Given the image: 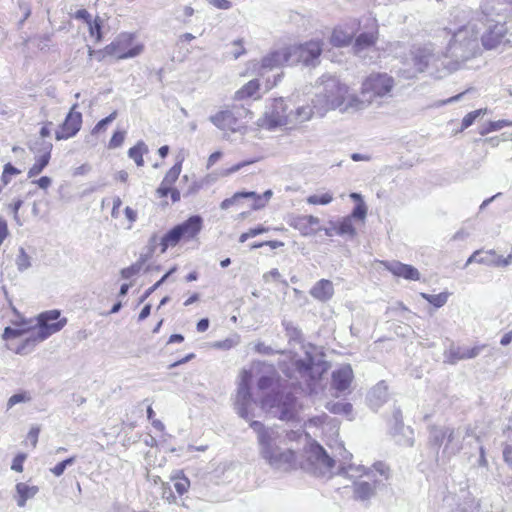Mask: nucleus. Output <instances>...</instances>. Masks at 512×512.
Returning a JSON list of instances; mask_svg holds the SVG:
<instances>
[{
    "instance_id": "nucleus-1",
    "label": "nucleus",
    "mask_w": 512,
    "mask_h": 512,
    "mask_svg": "<svg viewBox=\"0 0 512 512\" xmlns=\"http://www.w3.org/2000/svg\"><path fill=\"white\" fill-rule=\"evenodd\" d=\"M250 427L257 435L260 458L272 470L289 472L297 467V452L293 443L307 442V433L300 430L285 432L279 427H266L259 421H251Z\"/></svg>"
},
{
    "instance_id": "nucleus-2",
    "label": "nucleus",
    "mask_w": 512,
    "mask_h": 512,
    "mask_svg": "<svg viewBox=\"0 0 512 512\" xmlns=\"http://www.w3.org/2000/svg\"><path fill=\"white\" fill-rule=\"evenodd\" d=\"M469 12L456 10L451 14L449 26L443 29V37L448 39L442 62L447 73L456 71L467 60L475 57L479 51V24L482 23L480 14L469 17Z\"/></svg>"
},
{
    "instance_id": "nucleus-3",
    "label": "nucleus",
    "mask_w": 512,
    "mask_h": 512,
    "mask_svg": "<svg viewBox=\"0 0 512 512\" xmlns=\"http://www.w3.org/2000/svg\"><path fill=\"white\" fill-rule=\"evenodd\" d=\"M66 323L67 319L61 318L60 311L56 309L42 312L34 319L20 317L19 321L13 322L12 327L5 328L3 339L8 342V349L17 354H26L62 330Z\"/></svg>"
},
{
    "instance_id": "nucleus-4",
    "label": "nucleus",
    "mask_w": 512,
    "mask_h": 512,
    "mask_svg": "<svg viewBox=\"0 0 512 512\" xmlns=\"http://www.w3.org/2000/svg\"><path fill=\"white\" fill-rule=\"evenodd\" d=\"M338 475L352 482L353 498L357 501H368L375 496L377 488L391 478V469L383 461H376L372 466L352 463V454L342 445Z\"/></svg>"
},
{
    "instance_id": "nucleus-5",
    "label": "nucleus",
    "mask_w": 512,
    "mask_h": 512,
    "mask_svg": "<svg viewBox=\"0 0 512 512\" xmlns=\"http://www.w3.org/2000/svg\"><path fill=\"white\" fill-rule=\"evenodd\" d=\"M315 107L319 117L325 116L329 111L338 110L341 113H357L359 95L346 83L336 76L323 75L315 85Z\"/></svg>"
},
{
    "instance_id": "nucleus-6",
    "label": "nucleus",
    "mask_w": 512,
    "mask_h": 512,
    "mask_svg": "<svg viewBox=\"0 0 512 512\" xmlns=\"http://www.w3.org/2000/svg\"><path fill=\"white\" fill-rule=\"evenodd\" d=\"M304 357L294 355L290 358V366L282 367V371L289 378L302 380L310 393H317L322 387V375L327 371L328 365L318 348L308 344L302 346Z\"/></svg>"
},
{
    "instance_id": "nucleus-7",
    "label": "nucleus",
    "mask_w": 512,
    "mask_h": 512,
    "mask_svg": "<svg viewBox=\"0 0 512 512\" xmlns=\"http://www.w3.org/2000/svg\"><path fill=\"white\" fill-rule=\"evenodd\" d=\"M396 83L388 73L373 72L361 82L358 112L368 107L380 109L393 97Z\"/></svg>"
},
{
    "instance_id": "nucleus-8",
    "label": "nucleus",
    "mask_w": 512,
    "mask_h": 512,
    "mask_svg": "<svg viewBox=\"0 0 512 512\" xmlns=\"http://www.w3.org/2000/svg\"><path fill=\"white\" fill-rule=\"evenodd\" d=\"M438 62H441L444 67L440 58V51L436 49V44L428 43L411 51L410 58L404 62L403 68L400 69V74L405 79H412L429 67H434L439 73L438 76L443 77L445 73L440 72ZM443 62H447V60L444 59Z\"/></svg>"
},
{
    "instance_id": "nucleus-9",
    "label": "nucleus",
    "mask_w": 512,
    "mask_h": 512,
    "mask_svg": "<svg viewBox=\"0 0 512 512\" xmlns=\"http://www.w3.org/2000/svg\"><path fill=\"white\" fill-rule=\"evenodd\" d=\"M496 5L504 6L505 3H501L499 0H489L484 5V10L482 11L483 17H485V23L483 24L487 27L486 32L482 35V45L485 49L490 50L499 46L507 33L506 22L502 20V16L500 12L506 11V8L499 7L496 9Z\"/></svg>"
},
{
    "instance_id": "nucleus-10",
    "label": "nucleus",
    "mask_w": 512,
    "mask_h": 512,
    "mask_svg": "<svg viewBox=\"0 0 512 512\" xmlns=\"http://www.w3.org/2000/svg\"><path fill=\"white\" fill-rule=\"evenodd\" d=\"M472 434L473 431L469 426L457 428L438 426L430 429L429 441L437 448L443 446V454L450 457L459 453L463 448L464 440Z\"/></svg>"
},
{
    "instance_id": "nucleus-11",
    "label": "nucleus",
    "mask_w": 512,
    "mask_h": 512,
    "mask_svg": "<svg viewBox=\"0 0 512 512\" xmlns=\"http://www.w3.org/2000/svg\"><path fill=\"white\" fill-rule=\"evenodd\" d=\"M261 408L270 416L283 421H302L299 416L301 405L290 393L266 395L261 400Z\"/></svg>"
},
{
    "instance_id": "nucleus-12",
    "label": "nucleus",
    "mask_w": 512,
    "mask_h": 512,
    "mask_svg": "<svg viewBox=\"0 0 512 512\" xmlns=\"http://www.w3.org/2000/svg\"><path fill=\"white\" fill-rule=\"evenodd\" d=\"M305 455L306 460L302 463V468L309 473L323 478H331L338 474L339 467L336 468L335 460L317 442L311 441L307 444Z\"/></svg>"
},
{
    "instance_id": "nucleus-13",
    "label": "nucleus",
    "mask_w": 512,
    "mask_h": 512,
    "mask_svg": "<svg viewBox=\"0 0 512 512\" xmlns=\"http://www.w3.org/2000/svg\"><path fill=\"white\" fill-rule=\"evenodd\" d=\"M247 117L251 119L248 109L243 106H232L211 115L209 120L226 136H229L233 133L244 134L246 132V122L243 119Z\"/></svg>"
},
{
    "instance_id": "nucleus-14",
    "label": "nucleus",
    "mask_w": 512,
    "mask_h": 512,
    "mask_svg": "<svg viewBox=\"0 0 512 512\" xmlns=\"http://www.w3.org/2000/svg\"><path fill=\"white\" fill-rule=\"evenodd\" d=\"M260 128L273 130L278 127L290 126V111L283 98L272 99L265 107L263 115L257 120Z\"/></svg>"
},
{
    "instance_id": "nucleus-15",
    "label": "nucleus",
    "mask_w": 512,
    "mask_h": 512,
    "mask_svg": "<svg viewBox=\"0 0 512 512\" xmlns=\"http://www.w3.org/2000/svg\"><path fill=\"white\" fill-rule=\"evenodd\" d=\"M251 382L252 372L243 370L240 374V380L234 398V409L236 413L245 420H251L255 416V402L252 400L250 393Z\"/></svg>"
},
{
    "instance_id": "nucleus-16",
    "label": "nucleus",
    "mask_w": 512,
    "mask_h": 512,
    "mask_svg": "<svg viewBox=\"0 0 512 512\" xmlns=\"http://www.w3.org/2000/svg\"><path fill=\"white\" fill-rule=\"evenodd\" d=\"M134 40L135 35L133 33H120L104 48V52L106 55L119 60L137 57L144 51V45Z\"/></svg>"
},
{
    "instance_id": "nucleus-17",
    "label": "nucleus",
    "mask_w": 512,
    "mask_h": 512,
    "mask_svg": "<svg viewBox=\"0 0 512 512\" xmlns=\"http://www.w3.org/2000/svg\"><path fill=\"white\" fill-rule=\"evenodd\" d=\"M289 65L303 63L304 65H315L322 52V43L318 40H311L301 45L287 47Z\"/></svg>"
},
{
    "instance_id": "nucleus-18",
    "label": "nucleus",
    "mask_w": 512,
    "mask_h": 512,
    "mask_svg": "<svg viewBox=\"0 0 512 512\" xmlns=\"http://www.w3.org/2000/svg\"><path fill=\"white\" fill-rule=\"evenodd\" d=\"M474 262L494 268H506L512 264V248L507 256L498 254L494 249L476 250L467 259L465 266Z\"/></svg>"
},
{
    "instance_id": "nucleus-19",
    "label": "nucleus",
    "mask_w": 512,
    "mask_h": 512,
    "mask_svg": "<svg viewBox=\"0 0 512 512\" xmlns=\"http://www.w3.org/2000/svg\"><path fill=\"white\" fill-rule=\"evenodd\" d=\"M77 104H74L66 116L60 129L56 131V139L64 140L75 136L81 128L82 114L76 111Z\"/></svg>"
},
{
    "instance_id": "nucleus-20",
    "label": "nucleus",
    "mask_w": 512,
    "mask_h": 512,
    "mask_svg": "<svg viewBox=\"0 0 512 512\" xmlns=\"http://www.w3.org/2000/svg\"><path fill=\"white\" fill-rule=\"evenodd\" d=\"M485 345H477L471 348L451 345L444 353L445 361L455 364L460 360L473 359L484 349Z\"/></svg>"
},
{
    "instance_id": "nucleus-21",
    "label": "nucleus",
    "mask_w": 512,
    "mask_h": 512,
    "mask_svg": "<svg viewBox=\"0 0 512 512\" xmlns=\"http://www.w3.org/2000/svg\"><path fill=\"white\" fill-rule=\"evenodd\" d=\"M353 378L354 374L351 366L348 364L342 365L332 373V388L338 393L349 392Z\"/></svg>"
},
{
    "instance_id": "nucleus-22",
    "label": "nucleus",
    "mask_w": 512,
    "mask_h": 512,
    "mask_svg": "<svg viewBox=\"0 0 512 512\" xmlns=\"http://www.w3.org/2000/svg\"><path fill=\"white\" fill-rule=\"evenodd\" d=\"M289 225L303 236H312L322 230L320 219L312 215L297 216L290 220Z\"/></svg>"
},
{
    "instance_id": "nucleus-23",
    "label": "nucleus",
    "mask_w": 512,
    "mask_h": 512,
    "mask_svg": "<svg viewBox=\"0 0 512 512\" xmlns=\"http://www.w3.org/2000/svg\"><path fill=\"white\" fill-rule=\"evenodd\" d=\"M248 372H252V377L254 374H260V377L257 381V387L259 390H266L271 388L276 381V372L271 365L266 363H255L252 365Z\"/></svg>"
},
{
    "instance_id": "nucleus-24",
    "label": "nucleus",
    "mask_w": 512,
    "mask_h": 512,
    "mask_svg": "<svg viewBox=\"0 0 512 512\" xmlns=\"http://www.w3.org/2000/svg\"><path fill=\"white\" fill-rule=\"evenodd\" d=\"M313 116H318L314 97L311 99V103L298 105L294 110H290V126L310 121Z\"/></svg>"
},
{
    "instance_id": "nucleus-25",
    "label": "nucleus",
    "mask_w": 512,
    "mask_h": 512,
    "mask_svg": "<svg viewBox=\"0 0 512 512\" xmlns=\"http://www.w3.org/2000/svg\"><path fill=\"white\" fill-rule=\"evenodd\" d=\"M183 241H190L197 237L203 227V219L199 215H193L186 221L176 225Z\"/></svg>"
},
{
    "instance_id": "nucleus-26",
    "label": "nucleus",
    "mask_w": 512,
    "mask_h": 512,
    "mask_svg": "<svg viewBox=\"0 0 512 512\" xmlns=\"http://www.w3.org/2000/svg\"><path fill=\"white\" fill-rule=\"evenodd\" d=\"M385 268L394 276L402 277L406 280L418 281L420 272L412 265L404 264L399 261L385 262Z\"/></svg>"
},
{
    "instance_id": "nucleus-27",
    "label": "nucleus",
    "mask_w": 512,
    "mask_h": 512,
    "mask_svg": "<svg viewBox=\"0 0 512 512\" xmlns=\"http://www.w3.org/2000/svg\"><path fill=\"white\" fill-rule=\"evenodd\" d=\"M39 492V488L36 485H29L24 482H19L15 486L14 499L19 507L23 508L26 502L33 499Z\"/></svg>"
},
{
    "instance_id": "nucleus-28",
    "label": "nucleus",
    "mask_w": 512,
    "mask_h": 512,
    "mask_svg": "<svg viewBox=\"0 0 512 512\" xmlns=\"http://www.w3.org/2000/svg\"><path fill=\"white\" fill-rule=\"evenodd\" d=\"M284 64H289L287 47L273 51L266 55L261 61V68L273 69Z\"/></svg>"
},
{
    "instance_id": "nucleus-29",
    "label": "nucleus",
    "mask_w": 512,
    "mask_h": 512,
    "mask_svg": "<svg viewBox=\"0 0 512 512\" xmlns=\"http://www.w3.org/2000/svg\"><path fill=\"white\" fill-rule=\"evenodd\" d=\"M310 295L318 301L326 302L334 295V286L330 280L321 279L314 284Z\"/></svg>"
},
{
    "instance_id": "nucleus-30",
    "label": "nucleus",
    "mask_w": 512,
    "mask_h": 512,
    "mask_svg": "<svg viewBox=\"0 0 512 512\" xmlns=\"http://www.w3.org/2000/svg\"><path fill=\"white\" fill-rule=\"evenodd\" d=\"M355 34L354 27L338 26L333 30L330 38L332 45L337 47H343L348 45Z\"/></svg>"
},
{
    "instance_id": "nucleus-31",
    "label": "nucleus",
    "mask_w": 512,
    "mask_h": 512,
    "mask_svg": "<svg viewBox=\"0 0 512 512\" xmlns=\"http://www.w3.org/2000/svg\"><path fill=\"white\" fill-rule=\"evenodd\" d=\"M51 143H45L43 147V153L35 158L34 164L28 171V177L32 178L39 175L43 169L48 165L51 156Z\"/></svg>"
},
{
    "instance_id": "nucleus-32",
    "label": "nucleus",
    "mask_w": 512,
    "mask_h": 512,
    "mask_svg": "<svg viewBox=\"0 0 512 512\" xmlns=\"http://www.w3.org/2000/svg\"><path fill=\"white\" fill-rule=\"evenodd\" d=\"M388 398V387L384 381L377 383L368 394V401L373 408L380 407Z\"/></svg>"
},
{
    "instance_id": "nucleus-33",
    "label": "nucleus",
    "mask_w": 512,
    "mask_h": 512,
    "mask_svg": "<svg viewBox=\"0 0 512 512\" xmlns=\"http://www.w3.org/2000/svg\"><path fill=\"white\" fill-rule=\"evenodd\" d=\"M259 89L258 80H251L235 92L234 98L236 100L258 99L260 97Z\"/></svg>"
},
{
    "instance_id": "nucleus-34",
    "label": "nucleus",
    "mask_w": 512,
    "mask_h": 512,
    "mask_svg": "<svg viewBox=\"0 0 512 512\" xmlns=\"http://www.w3.org/2000/svg\"><path fill=\"white\" fill-rule=\"evenodd\" d=\"M170 480L173 482L176 492L181 496L188 492L190 488V480L185 476L182 470L174 471Z\"/></svg>"
},
{
    "instance_id": "nucleus-35",
    "label": "nucleus",
    "mask_w": 512,
    "mask_h": 512,
    "mask_svg": "<svg viewBox=\"0 0 512 512\" xmlns=\"http://www.w3.org/2000/svg\"><path fill=\"white\" fill-rule=\"evenodd\" d=\"M182 240L176 226L170 229L161 238V252L164 253L169 247H175Z\"/></svg>"
},
{
    "instance_id": "nucleus-36",
    "label": "nucleus",
    "mask_w": 512,
    "mask_h": 512,
    "mask_svg": "<svg viewBox=\"0 0 512 512\" xmlns=\"http://www.w3.org/2000/svg\"><path fill=\"white\" fill-rule=\"evenodd\" d=\"M147 152V145L143 141H139L135 146L129 149L128 155L134 160L137 166L141 167L144 165L143 155Z\"/></svg>"
},
{
    "instance_id": "nucleus-37",
    "label": "nucleus",
    "mask_w": 512,
    "mask_h": 512,
    "mask_svg": "<svg viewBox=\"0 0 512 512\" xmlns=\"http://www.w3.org/2000/svg\"><path fill=\"white\" fill-rule=\"evenodd\" d=\"M327 409L331 413L345 415L349 419H352L353 406L348 402L328 403Z\"/></svg>"
},
{
    "instance_id": "nucleus-38",
    "label": "nucleus",
    "mask_w": 512,
    "mask_h": 512,
    "mask_svg": "<svg viewBox=\"0 0 512 512\" xmlns=\"http://www.w3.org/2000/svg\"><path fill=\"white\" fill-rule=\"evenodd\" d=\"M15 264L19 272H24L32 266V257L26 252V250L23 247H20L18 249Z\"/></svg>"
},
{
    "instance_id": "nucleus-39",
    "label": "nucleus",
    "mask_w": 512,
    "mask_h": 512,
    "mask_svg": "<svg viewBox=\"0 0 512 512\" xmlns=\"http://www.w3.org/2000/svg\"><path fill=\"white\" fill-rule=\"evenodd\" d=\"M337 231L336 234L340 236L348 235L353 237L356 234V229L353 226L351 217H344L339 222L336 223Z\"/></svg>"
},
{
    "instance_id": "nucleus-40",
    "label": "nucleus",
    "mask_w": 512,
    "mask_h": 512,
    "mask_svg": "<svg viewBox=\"0 0 512 512\" xmlns=\"http://www.w3.org/2000/svg\"><path fill=\"white\" fill-rule=\"evenodd\" d=\"M449 295L450 294L448 292H441V293H439L437 295H431V294H427V293H420V296L423 299L428 301L430 304H432L436 308L443 307L447 303Z\"/></svg>"
},
{
    "instance_id": "nucleus-41",
    "label": "nucleus",
    "mask_w": 512,
    "mask_h": 512,
    "mask_svg": "<svg viewBox=\"0 0 512 512\" xmlns=\"http://www.w3.org/2000/svg\"><path fill=\"white\" fill-rule=\"evenodd\" d=\"M376 37L374 33H362L360 34L355 43V48L357 52H360L362 49L372 46L375 43Z\"/></svg>"
},
{
    "instance_id": "nucleus-42",
    "label": "nucleus",
    "mask_w": 512,
    "mask_h": 512,
    "mask_svg": "<svg viewBox=\"0 0 512 512\" xmlns=\"http://www.w3.org/2000/svg\"><path fill=\"white\" fill-rule=\"evenodd\" d=\"M248 197H257L258 199H260L261 197L258 196L257 193L255 192H237L235 193L231 198H227L225 200H223L220 204V207L221 209H228L230 208L232 205H234L236 203V201L240 198H248Z\"/></svg>"
},
{
    "instance_id": "nucleus-43",
    "label": "nucleus",
    "mask_w": 512,
    "mask_h": 512,
    "mask_svg": "<svg viewBox=\"0 0 512 512\" xmlns=\"http://www.w3.org/2000/svg\"><path fill=\"white\" fill-rule=\"evenodd\" d=\"M256 162V160H247V161H242V162H239L229 168H223V169H220V170H217L215 172V175L217 177H228L236 172H238L240 169H242L243 167L247 166V165H250L252 163Z\"/></svg>"
},
{
    "instance_id": "nucleus-44",
    "label": "nucleus",
    "mask_w": 512,
    "mask_h": 512,
    "mask_svg": "<svg viewBox=\"0 0 512 512\" xmlns=\"http://www.w3.org/2000/svg\"><path fill=\"white\" fill-rule=\"evenodd\" d=\"M89 29L90 37L95 39L96 42L102 40V20L100 17H96L90 23L87 24Z\"/></svg>"
},
{
    "instance_id": "nucleus-45",
    "label": "nucleus",
    "mask_w": 512,
    "mask_h": 512,
    "mask_svg": "<svg viewBox=\"0 0 512 512\" xmlns=\"http://www.w3.org/2000/svg\"><path fill=\"white\" fill-rule=\"evenodd\" d=\"M506 126H512V121L509 120H497V121H490L486 126H484L480 130L481 135H486L494 131L501 130L502 128Z\"/></svg>"
},
{
    "instance_id": "nucleus-46",
    "label": "nucleus",
    "mask_w": 512,
    "mask_h": 512,
    "mask_svg": "<svg viewBox=\"0 0 512 512\" xmlns=\"http://www.w3.org/2000/svg\"><path fill=\"white\" fill-rule=\"evenodd\" d=\"M333 200V195L330 192H325L322 194H314L310 195L307 198V203L312 205H327L331 203Z\"/></svg>"
},
{
    "instance_id": "nucleus-47",
    "label": "nucleus",
    "mask_w": 512,
    "mask_h": 512,
    "mask_svg": "<svg viewBox=\"0 0 512 512\" xmlns=\"http://www.w3.org/2000/svg\"><path fill=\"white\" fill-rule=\"evenodd\" d=\"M181 170H182V162L179 161V162L175 163L170 168V170L164 176L163 180L166 181V183H168V184L174 185L176 180L179 178Z\"/></svg>"
},
{
    "instance_id": "nucleus-48",
    "label": "nucleus",
    "mask_w": 512,
    "mask_h": 512,
    "mask_svg": "<svg viewBox=\"0 0 512 512\" xmlns=\"http://www.w3.org/2000/svg\"><path fill=\"white\" fill-rule=\"evenodd\" d=\"M75 461H76V456L69 457V458L59 462L57 465H55L53 468H51L50 471L54 476L60 477L61 475H63L65 469L68 466L73 465L75 463Z\"/></svg>"
},
{
    "instance_id": "nucleus-49",
    "label": "nucleus",
    "mask_w": 512,
    "mask_h": 512,
    "mask_svg": "<svg viewBox=\"0 0 512 512\" xmlns=\"http://www.w3.org/2000/svg\"><path fill=\"white\" fill-rule=\"evenodd\" d=\"M486 112L487 109H478L468 113L462 120V130L470 127L479 116L485 115Z\"/></svg>"
},
{
    "instance_id": "nucleus-50",
    "label": "nucleus",
    "mask_w": 512,
    "mask_h": 512,
    "mask_svg": "<svg viewBox=\"0 0 512 512\" xmlns=\"http://www.w3.org/2000/svg\"><path fill=\"white\" fill-rule=\"evenodd\" d=\"M31 399H32V397L29 392L17 393V394L12 395L8 399L7 406H8V408H11L14 405L19 404V403L30 402Z\"/></svg>"
},
{
    "instance_id": "nucleus-51",
    "label": "nucleus",
    "mask_w": 512,
    "mask_h": 512,
    "mask_svg": "<svg viewBox=\"0 0 512 512\" xmlns=\"http://www.w3.org/2000/svg\"><path fill=\"white\" fill-rule=\"evenodd\" d=\"M268 231V228L262 226V225H259L255 228H251L249 229L247 232L245 233H242L239 237V242L241 243H244L246 242L249 238H252V237H256L262 233H265Z\"/></svg>"
},
{
    "instance_id": "nucleus-52",
    "label": "nucleus",
    "mask_w": 512,
    "mask_h": 512,
    "mask_svg": "<svg viewBox=\"0 0 512 512\" xmlns=\"http://www.w3.org/2000/svg\"><path fill=\"white\" fill-rule=\"evenodd\" d=\"M18 174H20V170L19 169L15 168L10 163L6 164L4 166V169H3V172H2V177H1V181L3 182V185H7L10 182L11 176H15V175H18Z\"/></svg>"
},
{
    "instance_id": "nucleus-53",
    "label": "nucleus",
    "mask_w": 512,
    "mask_h": 512,
    "mask_svg": "<svg viewBox=\"0 0 512 512\" xmlns=\"http://www.w3.org/2000/svg\"><path fill=\"white\" fill-rule=\"evenodd\" d=\"M366 215H367V206L364 203V201H361L356 204V206L354 207V209L349 217H351V219L357 218V219L363 221L366 218Z\"/></svg>"
},
{
    "instance_id": "nucleus-54",
    "label": "nucleus",
    "mask_w": 512,
    "mask_h": 512,
    "mask_svg": "<svg viewBox=\"0 0 512 512\" xmlns=\"http://www.w3.org/2000/svg\"><path fill=\"white\" fill-rule=\"evenodd\" d=\"M143 263L141 261L136 262L135 264L124 268L121 270V276L125 279H129L132 276L138 274L140 270L142 269Z\"/></svg>"
},
{
    "instance_id": "nucleus-55",
    "label": "nucleus",
    "mask_w": 512,
    "mask_h": 512,
    "mask_svg": "<svg viewBox=\"0 0 512 512\" xmlns=\"http://www.w3.org/2000/svg\"><path fill=\"white\" fill-rule=\"evenodd\" d=\"M273 193L271 190H267L263 193V195H259L261 198L251 197L254 199L253 209L257 210L265 206L266 202L272 197Z\"/></svg>"
},
{
    "instance_id": "nucleus-56",
    "label": "nucleus",
    "mask_w": 512,
    "mask_h": 512,
    "mask_svg": "<svg viewBox=\"0 0 512 512\" xmlns=\"http://www.w3.org/2000/svg\"><path fill=\"white\" fill-rule=\"evenodd\" d=\"M176 271V267L171 268L166 274L162 276V278L157 281L153 286H151L145 293L143 298L151 295L156 289H158L168 278Z\"/></svg>"
},
{
    "instance_id": "nucleus-57",
    "label": "nucleus",
    "mask_w": 512,
    "mask_h": 512,
    "mask_svg": "<svg viewBox=\"0 0 512 512\" xmlns=\"http://www.w3.org/2000/svg\"><path fill=\"white\" fill-rule=\"evenodd\" d=\"M116 116H117V112L114 111L106 118L100 120L93 128V133H98V132L104 130L108 124H110L112 121H114Z\"/></svg>"
},
{
    "instance_id": "nucleus-58",
    "label": "nucleus",
    "mask_w": 512,
    "mask_h": 512,
    "mask_svg": "<svg viewBox=\"0 0 512 512\" xmlns=\"http://www.w3.org/2000/svg\"><path fill=\"white\" fill-rule=\"evenodd\" d=\"M245 52L246 50L241 39L232 42L231 54L233 55L234 59H238L240 56L244 55Z\"/></svg>"
},
{
    "instance_id": "nucleus-59",
    "label": "nucleus",
    "mask_w": 512,
    "mask_h": 512,
    "mask_svg": "<svg viewBox=\"0 0 512 512\" xmlns=\"http://www.w3.org/2000/svg\"><path fill=\"white\" fill-rule=\"evenodd\" d=\"M125 139V132L123 131H116L110 141H109V148H118L120 147Z\"/></svg>"
},
{
    "instance_id": "nucleus-60",
    "label": "nucleus",
    "mask_w": 512,
    "mask_h": 512,
    "mask_svg": "<svg viewBox=\"0 0 512 512\" xmlns=\"http://www.w3.org/2000/svg\"><path fill=\"white\" fill-rule=\"evenodd\" d=\"M26 454L19 453L16 455L12 461L11 469L16 472H22L23 471V463L26 460Z\"/></svg>"
},
{
    "instance_id": "nucleus-61",
    "label": "nucleus",
    "mask_w": 512,
    "mask_h": 512,
    "mask_svg": "<svg viewBox=\"0 0 512 512\" xmlns=\"http://www.w3.org/2000/svg\"><path fill=\"white\" fill-rule=\"evenodd\" d=\"M162 498L165 499L168 503H176V496L173 494L172 490L170 489V486L168 483L162 482Z\"/></svg>"
},
{
    "instance_id": "nucleus-62",
    "label": "nucleus",
    "mask_w": 512,
    "mask_h": 512,
    "mask_svg": "<svg viewBox=\"0 0 512 512\" xmlns=\"http://www.w3.org/2000/svg\"><path fill=\"white\" fill-rule=\"evenodd\" d=\"M210 5L217 9L228 10L232 7L229 0H206Z\"/></svg>"
},
{
    "instance_id": "nucleus-63",
    "label": "nucleus",
    "mask_w": 512,
    "mask_h": 512,
    "mask_svg": "<svg viewBox=\"0 0 512 512\" xmlns=\"http://www.w3.org/2000/svg\"><path fill=\"white\" fill-rule=\"evenodd\" d=\"M39 433H40V428L37 426H34L29 430V432L27 434V439L31 442V445L33 448H35L37 445Z\"/></svg>"
},
{
    "instance_id": "nucleus-64",
    "label": "nucleus",
    "mask_w": 512,
    "mask_h": 512,
    "mask_svg": "<svg viewBox=\"0 0 512 512\" xmlns=\"http://www.w3.org/2000/svg\"><path fill=\"white\" fill-rule=\"evenodd\" d=\"M173 189L172 184L166 183V181L162 180L160 186L158 187L156 193L159 197H166L168 196L169 192Z\"/></svg>"
}]
</instances>
